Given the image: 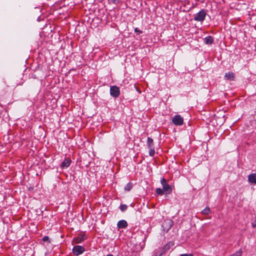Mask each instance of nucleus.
<instances>
[{
  "label": "nucleus",
  "instance_id": "f257e3e1",
  "mask_svg": "<svg viewBox=\"0 0 256 256\" xmlns=\"http://www.w3.org/2000/svg\"><path fill=\"white\" fill-rule=\"evenodd\" d=\"M160 183L162 185L163 190L166 194H169L172 192L171 186L166 182V180L164 178L161 179Z\"/></svg>",
  "mask_w": 256,
  "mask_h": 256
},
{
  "label": "nucleus",
  "instance_id": "f03ea898",
  "mask_svg": "<svg viewBox=\"0 0 256 256\" xmlns=\"http://www.w3.org/2000/svg\"><path fill=\"white\" fill-rule=\"evenodd\" d=\"M206 16V12L204 10H202L195 15L194 20L198 22H202L205 19Z\"/></svg>",
  "mask_w": 256,
  "mask_h": 256
},
{
  "label": "nucleus",
  "instance_id": "7ed1b4c3",
  "mask_svg": "<svg viewBox=\"0 0 256 256\" xmlns=\"http://www.w3.org/2000/svg\"><path fill=\"white\" fill-rule=\"evenodd\" d=\"M172 122L176 126H182L184 123L183 118L178 114L174 116L172 120Z\"/></svg>",
  "mask_w": 256,
  "mask_h": 256
},
{
  "label": "nucleus",
  "instance_id": "20e7f679",
  "mask_svg": "<svg viewBox=\"0 0 256 256\" xmlns=\"http://www.w3.org/2000/svg\"><path fill=\"white\" fill-rule=\"evenodd\" d=\"M110 94L114 97L117 98L120 94V88L116 86H112L110 88Z\"/></svg>",
  "mask_w": 256,
  "mask_h": 256
},
{
  "label": "nucleus",
  "instance_id": "39448f33",
  "mask_svg": "<svg viewBox=\"0 0 256 256\" xmlns=\"http://www.w3.org/2000/svg\"><path fill=\"white\" fill-rule=\"evenodd\" d=\"M84 250V248L80 246H74L72 248V252L74 254L78 256L82 254Z\"/></svg>",
  "mask_w": 256,
  "mask_h": 256
},
{
  "label": "nucleus",
  "instance_id": "423d86ee",
  "mask_svg": "<svg viewBox=\"0 0 256 256\" xmlns=\"http://www.w3.org/2000/svg\"><path fill=\"white\" fill-rule=\"evenodd\" d=\"M71 164V160L68 158H66L60 164V168L64 169L68 168Z\"/></svg>",
  "mask_w": 256,
  "mask_h": 256
},
{
  "label": "nucleus",
  "instance_id": "0eeeda50",
  "mask_svg": "<svg viewBox=\"0 0 256 256\" xmlns=\"http://www.w3.org/2000/svg\"><path fill=\"white\" fill-rule=\"evenodd\" d=\"M84 236L80 234L76 238H74L73 240V242L74 244H78L82 242L84 240Z\"/></svg>",
  "mask_w": 256,
  "mask_h": 256
},
{
  "label": "nucleus",
  "instance_id": "6e6552de",
  "mask_svg": "<svg viewBox=\"0 0 256 256\" xmlns=\"http://www.w3.org/2000/svg\"><path fill=\"white\" fill-rule=\"evenodd\" d=\"M248 182L252 184H256V174H252L248 176Z\"/></svg>",
  "mask_w": 256,
  "mask_h": 256
},
{
  "label": "nucleus",
  "instance_id": "1a4fd4ad",
  "mask_svg": "<svg viewBox=\"0 0 256 256\" xmlns=\"http://www.w3.org/2000/svg\"><path fill=\"white\" fill-rule=\"evenodd\" d=\"M117 226L119 228H124L128 226V224L126 220H121L118 222Z\"/></svg>",
  "mask_w": 256,
  "mask_h": 256
},
{
  "label": "nucleus",
  "instance_id": "9d476101",
  "mask_svg": "<svg viewBox=\"0 0 256 256\" xmlns=\"http://www.w3.org/2000/svg\"><path fill=\"white\" fill-rule=\"evenodd\" d=\"M234 74L232 72H228L226 73L224 78L227 80H232L234 78Z\"/></svg>",
  "mask_w": 256,
  "mask_h": 256
},
{
  "label": "nucleus",
  "instance_id": "9b49d317",
  "mask_svg": "<svg viewBox=\"0 0 256 256\" xmlns=\"http://www.w3.org/2000/svg\"><path fill=\"white\" fill-rule=\"evenodd\" d=\"M174 246V243L172 242H169L167 244H166L162 248L163 250V253L166 252V251H168L170 247L172 246Z\"/></svg>",
  "mask_w": 256,
  "mask_h": 256
},
{
  "label": "nucleus",
  "instance_id": "f8f14e48",
  "mask_svg": "<svg viewBox=\"0 0 256 256\" xmlns=\"http://www.w3.org/2000/svg\"><path fill=\"white\" fill-rule=\"evenodd\" d=\"M204 42L206 44H210L213 42V38L211 36H208L204 38Z\"/></svg>",
  "mask_w": 256,
  "mask_h": 256
},
{
  "label": "nucleus",
  "instance_id": "ddd939ff",
  "mask_svg": "<svg viewBox=\"0 0 256 256\" xmlns=\"http://www.w3.org/2000/svg\"><path fill=\"white\" fill-rule=\"evenodd\" d=\"M147 145L148 148H154L153 140L150 137L148 138Z\"/></svg>",
  "mask_w": 256,
  "mask_h": 256
},
{
  "label": "nucleus",
  "instance_id": "4468645a",
  "mask_svg": "<svg viewBox=\"0 0 256 256\" xmlns=\"http://www.w3.org/2000/svg\"><path fill=\"white\" fill-rule=\"evenodd\" d=\"M210 212V208L208 207L206 208L202 211V214L204 215L208 214Z\"/></svg>",
  "mask_w": 256,
  "mask_h": 256
},
{
  "label": "nucleus",
  "instance_id": "2eb2a0df",
  "mask_svg": "<svg viewBox=\"0 0 256 256\" xmlns=\"http://www.w3.org/2000/svg\"><path fill=\"white\" fill-rule=\"evenodd\" d=\"M156 192L158 194H159V195H162L164 194V192L163 189H161L160 188H156Z\"/></svg>",
  "mask_w": 256,
  "mask_h": 256
},
{
  "label": "nucleus",
  "instance_id": "dca6fc26",
  "mask_svg": "<svg viewBox=\"0 0 256 256\" xmlns=\"http://www.w3.org/2000/svg\"><path fill=\"white\" fill-rule=\"evenodd\" d=\"M132 188V184L130 182L128 183L124 188V190L127 191H129Z\"/></svg>",
  "mask_w": 256,
  "mask_h": 256
},
{
  "label": "nucleus",
  "instance_id": "f3484780",
  "mask_svg": "<svg viewBox=\"0 0 256 256\" xmlns=\"http://www.w3.org/2000/svg\"><path fill=\"white\" fill-rule=\"evenodd\" d=\"M150 148L149 154L150 156H154L155 154L154 148Z\"/></svg>",
  "mask_w": 256,
  "mask_h": 256
},
{
  "label": "nucleus",
  "instance_id": "a211bd4d",
  "mask_svg": "<svg viewBox=\"0 0 256 256\" xmlns=\"http://www.w3.org/2000/svg\"><path fill=\"white\" fill-rule=\"evenodd\" d=\"M127 208L128 206L126 204H121L120 206V208L122 212L125 211L127 209Z\"/></svg>",
  "mask_w": 256,
  "mask_h": 256
},
{
  "label": "nucleus",
  "instance_id": "6ab92c4d",
  "mask_svg": "<svg viewBox=\"0 0 256 256\" xmlns=\"http://www.w3.org/2000/svg\"><path fill=\"white\" fill-rule=\"evenodd\" d=\"M110 4H116L118 2V0H108Z\"/></svg>",
  "mask_w": 256,
  "mask_h": 256
},
{
  "label": "nucleus",
  "instance_id": "aec40b11",
  "mask_svg": "<svg viewBox=\"0 0 256 256\" xmlns=\"http://www.w3.org/2000/svg\"><path fill=\"white\" fill-rule=\"evenodd\" d=\"M241 252H237L235 254H233L231 256H241Z\"/></svg>",
  "mask_w": 256,
  "mask_h": 256
},
{
  "label": "nucleus",
  "instance_id": "412c9836",
  "mask_svg": "<svg viewBox=\"0 0 256 256\" xmlns=\"http://www.w3.org/2000/svg\"><path fill=\"white\" fill-rule=\"evenodd\" d=\"M180 256H194V255L192 254H182Z\"/></svg>",
  "mask_w": 256,
  "mask_h": 256
},
{
  "label": "nucleus",
  "instance_id": "4be33fe9",
  "mask_svg": "<svg viewBox=\"0 0 256 256\" xmlns=\"http://www.w3.org/2000/svg\"><path fill=\"white\" fill-rule=\"evenodd\" d=\"M49 239L48 237V236H45L42 238V240L44 242L48 240Z\"/></svg>",
  "mask_w": 256,
  "mask_h": 256
},
{
  "label": "nucleus",
  "instance_id": "5701e85b",
  "mask_svg": "<svg viewBox=\"0 0 256 256\" xmlns=\"http://www.w3.org/2000/svg\"><path fill=\"white\" fill-rule=\"evenodd\" d=\"M134 31L136 32H137L139 33V34L142 33V31L138 30V28H136L135 30H134Z\"/></svg>",
  "mask_w": 256,
  "mask_h": 256
},
{
  "label": "nucleus",
  "instance_id": "b1692460",
  "mask_svg": "<svg viewBox=\"0 0 256 256\" xmlns=\"http://www.w3.org/2000/svg\"><path fill=\"white\" fill-rule=\"evenodd\" d=\"M252 226L253 228L256 227V220L254 222L252 223Z\"/></svg>",
  "mask_w": 256,
  "mask_h": 256
},
{
  "label": "nucleus",
  "instance_id": "393cba45",
  "mask_svg": "<svg viewBox=\"0 0 256 256\" xmlns=\"http://www.w3.org/2000/svg\"><path fill=\"white\" fill-rule=\"evenodd\" d=\"M169 224H170V226H172V222L171 221H170L169 222Z\"/></svg>",
  "mask_w": 256,
  "mask_h": 256
},
{
  "label": "nucleus",
  "instance_id": "a878e982",
  "mask_svg": "<svg viewBox=\"0 0 256 256\" xmlns=\"http://www.w3.org/2000/svg\"><path fill=\"white\" fill-rule=\"evenodd\" d=\"M106 256H114L112 254H108Z\"/></svg>",
  "mask_w": 256,
  "mask_h": 256
}]
</instances>
